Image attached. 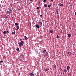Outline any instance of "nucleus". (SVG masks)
<instances>
[{
    "mask_svg": "<svg viewBox=\"0 0 76 76\" xmlns=\"http://www.w3.org/2000/svg\"><path fill=\"white\" fill-rule=\"evenodd\" d=\"M18 44L19 47L21 48L23 46V44H25V43H24V42L21 41V42H19L18 43Z\"/></svg>",
    "mask_w": 76,
    "mask_h": 76,
    "instance_id": "obj_1",
    "label": "nucleus"
},
{
    "mask_svg": "<svg viewBox=\"0 0 76 76\" xmlns=\"http://www.w3.org/2000/svg\"><path fill=\"white\" fill-rule=\"evenodd\" d=\"M12 13V10H10L9 11L7 12V14H9L10 15V13Z\"/></svg>",
    "mask_w": 76,
    "mask_h": 76,
    "instance_id": "obj_2",
    "label": "nucleus"
},
{
    "mask_svg": "<svg viewBox=\"0 0 76 76\" xmlns=\"http://www.w3.org/2000/svg\"><path fill=\"white\" fill-rule=\"evenodd\" d=\"M29 75L31 76H34V74L32 73H30L29 74Z\"/></svg>",
    "mask_w": 76,
    "mask_h": 76,
    "instance_id": "obj_3",
    "label": "nucleus"
},
{
    "mask_svg": "<svg viewBox=\"0 0 76 76\" xmlns=\"http://www.w3.org/2000/svg\"><path fill=\"white\" fill-rule=\"evenodd\" d=\"M36 28H39L40 27H39V25H38V24H37L36 25Z\"/></svg>",
    "mask_w": 76,
    "mask_h": 76,
    "instance_id": "obj_4",
    "label": "nucleus"
},
{
    "mask_svg": "<svg viewBox=\"0 0 76 76\" xmlns=\"http://www.w3.org/2000/svg\"><path fill=\"white\" fill-rule=\"evenodd\" d=\"M46 51H47V50H45V49L43 51V54H45V52Z\"/></svg>",
    "mask_w": 76,
    "mask_h": 76,
    "instance_id": "obj_5",
    "label": "nucleus"
},
{
    "mask_svg": "<svg viewBox=\"0 0 76 76\" xmlns=\"http://www.w3.org/2000/svg\"><path fill=\"white\" fill-rule=\"evenodd\" d=\"M44 7H47V5L46 4H44Z\"/></svg>",
    "mask_w": 76,
    "mask_h": 76,
    "instance_id": "obj_6",
    "label": "nucleus"
},
{
    "mask_svg": "<svg viewBox=\"0 0 76 76\" xmlns=\"http://www.w3.org/2000/svg\"><path fill=\"white\" fill-rule=\"evenodd\" d=\"M16 28H17L16 29V30H18L19 29V27L18 26H17L16 27Z\"/></svg>",
    "mask_w": 76,
    "mask_h": 76,
    "instance_id": "obj_7",
    "label": "nucleus"
},
{
    "mask_svg": "<svg viewBox=\"0 0 76 76\" xmlns=\"http://www.w3.org/2000/svg\"><path fill=\"white\" fill-rule=\"evenodd\" d=\"M56 12L57 14H58V9H56Z\"/></svg>",
    "mask_w": 76,
    "mask_h": 76,
    "instance_id": "obj_8",
    "label": "nucleus"
},
{
    "mask_svg": "<svg viewBox=\"0 0 76 76\" xmlns=\"http://www.w3.org/2000/svg\"><path fill=\"white\" fill-rule=\"evenodd\" d=\"M67 54H69V55H72V53L71 52H68L67 53Z\"/></svg>",
    "mask_w": 76,
    "mask_h": 76,
    "instance_id": "obj_9",
    "label": "nucleus"
},
{
    "mask_svg": "<svg viewBox=\"0 0 76 76\" xmlns=\"http://www.w3.org/2000/svg\"><path fill=\"white\" fill-rule=\"evenodd\" d=\"M67 70H69L70 69V66H68L67 67Z\"/></svg>",
    "mask_w": 76,
    "mask_h": 76,
    "instance_id": "obj_10",
    "label": "nucleus"
},
{
    "mask_svg": "<svg viewBox=\"0 0 76 76\" xmlns=\"http://www.w3.org/2000/svg\"><path fill=\"white\" fill-rule=\"evenodd\" d=\"M24 38H25V40H27V39H28V38L27 37H26V36H24Z\"/></svg>",
    "mask_w": 76,
    "mask_h": 76,
    "instance_id": "obj_11",
    "label": "nucleus"
},
{
    "mask_svg": "<svg viewBox=\"0 0 76 76\" xmlns=\"http://www.w3.org/2000/svg\"><path fill=\"white\" fill-rule=\"evenodd\" d=\"M45 71H48V70H49V68H47V69H45Z\"/></svg>",
    "mask_w": 76,
    "mask_h": 76,
    "instance_id": "obj_12",
    "label": "nucleus"
},
{
    "mask_svg": "<svg viewBox=\"0 0 76 76\" xmlns=\"http://www.w3.org/2000/svg\"><path fill=\"white\" fill-rule=\"evenodd\" d=\"M59 6H62V7L63 6V5L62 4H61V3H60L59 4Z\"/></svg>",
    "mask_w": 76,
    "mask_h": 76,
    "instance_id": "obj_13",
    "label": "nucleus"
},
{
    "mask_svg": "<svg viewBox=\"0 0 76 76\" xmlns=\"http://www.w3.org/2000/svg\"><path fill=\"white\" fill-rule=\"evenodd\" d=\"M45 56H48V52H46L45 53Z\"/></svg>",
    "mask_w": 76,
    "mask_h": 76,
    "instance_id": "obj_14",
    "label": "nucleus"
},
{
    "mask_svg": "<svg viewBox=\"0 0 76 76\" xmlns=\"http://www.w3.org/2000/svg\"><path fill=\"white\" fill-rule=\"evenodd\" d=\"M68 37H71V34H68Z\"/></svg>",
    "mask_w": 76,
    "mask_h": 76,
    "instance_id": "obj_15",
    "label": "nucleus"
},
{
    "mask_svg": "<svg viewBox=\"0 0 76 76\" xmlns=\"http://www.w3.org/2000/svg\"><path fill=\"white\" fill-rule=\"evenodd\" d=\"M7 32V31H5L3 32V34H6Z\"/></svg>",
    "mask_w": 76,
    "mask_h": 76,
    "instance_id": "obj_16",
    "label": "nucleus"
},
{
    "mask_svg": "<svg viewBox=\"0 0 76 76\" xmlns=\"http://www.w3.org/2000/svg\"><path fill=\"white\" fill-rule=\"evenodd\" d=\"M16 33V31H15L14 32H12V34H15V33Z\"/></svg>",
    "mask_w": 76,
    "mask_h": 76,
    "instance_id": "obj_17",
    "label": "nucleus"
},
{
    "mask_svg": "<svg viewBox=\"0 0 76 76\" xmlns=\"http://www.w3.org/2000/svg\"><path fill=\"white\" fill-rule=\"evenodd\" d=\"M64 72H65V73H66V72H67V71L65 69H64Z\"/></svg>",
    "mask_w": 76,
    "mask_h": 76,
    "instance_id": "obj_18",
    "label": "nucleus"
},
{
    "mask_svg": "<svg viewBox=\"0 0 76 76\" xmlns=\"http://www.w3.org/2000/svg\"><path fill=\"white\" fill-rule=\"evenodd\" d=\"M48 6L49 8H50V7H51V5H48Z\"/></svg>",
    "mask_w": 76,
    "mask_h": 76,
    "instance_id": "obj_19",
    "label": "nucleus"
},
{
    "mask_svg": "<svg viewBox=\"0 0 76 76\" xmlns=\"http://www.w3.org/2000/svg\"><path fill=\"white\" fill-rule=\"evenodd\" d=\"M16 50L18 51H19V48H17L16 49Z\"/></svg>",
    "mask_w": 76,
    "mask_h": 76,
    "instance_id": "obj_20",
    "label": "nucleus"
},
{
    "mask_svg": "<svg viewBox=\"0 0 76 76\" xmlns=\"http://www.w3.org/2000/svg\"><path fill=\"white\" fill-rule=\"evenodd\" d=\"M56 38H59V36H58V35H57L56 36Z\"/></svg>",
    "mask_w": 76,
    "mask_h": 76,
    "instance_id": "obj_21",
    "label": "nucleus"
},
{
    "mask_svg": "<svg viewBox=\"0 0 76 76\" xmlns=\"http://www.w3.org/2000/svg\"><path fill=\"white\" fill-rule=\"evenodd\" d=\"M47 1V0H44L43 1V2L44 3H46V1Z\"/></svg>",
    "mask_w": 76,
    "mask_h": 76,
    "instance_id": "obj_22",
    "label": "nucleus"
},
{
    "mask_svg": "<svg viewBox=\"0 0 76 76\" xmlns=\"http://www.w3.org/2000/svg\"><path fill=\"white\" fill-rule=\"evenodd\" d=\"M50 32L52 34L53 32V30H50Z\"/></svg>",
    "mask_w": 76,
    "mask_h": 76,
    "instance_id": "obj_23",
    "label": "nucleus"
},
{
    "mask_svg": "<svg viewBox=\"0 0 76 76\" xmlns=\"http://www.w3.org/2000/svg\"><path fill=\"white\" fill-rule=\"evenodd\" d=\"M18 25V24L17 23H15V25H16V26H17V25Z\"/></svg>",
    "mask_w": 76,
    "mask_h": 76,
    "instance_id": "obj_24",
    "label": "nucleus"
},
{
    "mask_svg": "<svg viewBox=\"0 0 76 76\" xmlns=\"http://www.w3.org/2000/svg\"><path fill=\"white\" fill-rule=\"evenodd\" d=\"M3 61H0V63H3Z\"/></svg>",
    "mask_w": 76,
    "mask_h": 76,
    "instance_id": "obj_25",
    "label": "nucleus"
},
{
    "mask_svg": "<svg viewBox=\"0 0 76 76\" xmlns=\"http://www.w3.org/2000/svg\"><path fill=\"white\" fill-rule=\"evenodd\" d=\"M39 9V7H37V8H36L37 9Z\"/></svg>",
    "mask_w": 76,
    "mask_h": 76,
    "instance_id": "obj_26",
    "label": "nucleus"
},
{
    "mask_svg": "<svg viewBox=\"0 0 76 76\" xmlns=\"http://www.w3.org/2000/svg\"><path fill=\"white\" fill-rule=\"evenodd\" d=\"M59 70H60V71H61L62 70V69H61V68H60Z\"/></svg>",
    "mask_w": 76,
    "mask_h": 76,
    "instance_id": "obj_27",
    "label": "nucleus"
},
{
    "mask_svg": "<svg viewBox=\"0 0 76 76\" xmlns=\"http://www.w3.org/2000/svg\"><path fill=\"white\" fill-rule=\"evenodd\" d=\"M39 23L40 24H42V23H41L40 22H39Z\"/></svg>",
    "mask_w": 76,
    "mask_h": 76,
    "instance_id": "obj_28",
    "label": "nucleus"
},
{
    "mask_svg": "<svg viewBox=\"0 0 76 76\" xmlns=\"http://www.w3.org/2000/svg\"><path fill=\"white\" fill-rule=\"evenodd\" d=\"M42 15H40V17H42Z\"/></svg>",
    "mask_w": 76,
    "mask_h": 76,
    "instance_id": "obj_29",
    "label": "nucleus"
},
{
    "mask_svg": "<svg viewBox=\"0 0 76 76\" xmlns=\"http://www.w3.org/2000/svg\"><path fill=\"white\" fill-rule=\"evenodd\" d=\"M7 33L8 34H9V31H7Z\"/></svg>",
    "mask_w": 76,
    "mask_h": 76,
    "instance_id": "obj_30",
    "label": "nucleus"
},
{
    "mask_svg": "<svg viewBox=\"0 0 76 76\" xmlns=\"http://www.w3.org/2000/svg\"><path fill=\"white\" fill-rule=\"evenodd\" d=\"M33 0H30V1H32Z\"/></svg>",
    "mask_w": 76,
    "mask_h": 76,
    "instance_id": "obj_31",
    "label": "nucleus"
},
{
    "mask_svg": "<svg viewBox=\"0 0 76 76\" xmlns=\"http://www.w3.org/2000/svg\"><path fill=\"white\" fill-rule=\"evenodd\" d=\"M75 15H76V12H75Z\"/></svg>",
    "mask_w": 76,
    "mask_h": 76,
    "instance_id": "obj_32",
    "label": "nucleus"
},
{
    "mask_svg": "<svg viewBox=\"0 0 76 76\" xmlns=\"http://www.w3.org/2000/svg\"><path fill=\"white\" fill-rule=\"evenodd\" d=\"M62 73L63 75H64V72H63Z\"/></svg>",
    "mask_w": 76,
    "mask_h": 76,
    "instance_id": "obj_33",
    "label": "nucleus"
},
{
    "mask_svg": "<svg viewBox=\"0 0 76 76\" xmlns=\"http://www.w3.org/2000/svg\"><path fill=\"white\" fill-rule=\"evenodd\" d=\"M3 66H5V65H4V64L3 65Z\"/></svg>",
    "mask_w": 76,
    "mask_h": 76,
    "instance_id": "obj_34",
    "label": "nucleus"
},
{
    "mask_svg": "<svg viewBox=\"0 0 76 76\" xmlns=\"http://www.w3.org/2000/svg\"><path fill=\"white\" fill-rule=\"evenodd\" d=\"M56 66L55 65V68H56Z\"/></svg>",
    "mask_w": 76,
    "mask_h": 76,
    "instance_id": "obj_35",
    "label": "nucleus"
},
{
    "mask_svg": "<svg viewBox=\"0 0 76 76\" xmlns=\"http://www.w3.org/2000/svg\"><path fill=\"white\" fill-rule=\"evenodd\" d=\"M32 73H34V72L33 71V72H32Z\"/></svg>",
    "mask_w": 76,
    "mask_h": 76,
    "instance_id": "obj_36",
    "label": "nucleus"
},
{
    "mask_svg": "<svg viewBox=\"0 0 76 76\" xmlns=\"http://www.w3.org/2000/svg\"><path fill=\"white\" fill-rule=\"evenodd\" d=\"M7 18H8L7 17Z\"/></svg>",
    "mask_w": 76,
    "mask_h": 76,
    "instance_id": "obj_37",
    "label": "nucleus"
},
{
    "mask_svg": "<svg viewBox=\"0 0 76 76\" xmlns=\"http://www.w3.org/2000/svg\"><path fill=\"white\" fill-rule=\"evenodd\" d=\"M21 40H22V39H21Z\"/></svg>",
    "mask_w": 76,
    "mask_h": 76,
    "instance_id": "obj_38",
    "label": "nucleus"
}]
</instances>
